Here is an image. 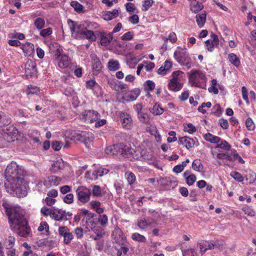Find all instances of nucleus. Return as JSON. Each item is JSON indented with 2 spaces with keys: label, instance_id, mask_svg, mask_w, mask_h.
Returning a JSON list of instances; mask_svg holds the SVG:
<instances>
[{
  "label": "nucleus",
  "instance_id": "e433bc0d",
  "mask_svg": "<svg viewBox=\"0 0 256 256\" xmlns=\"http://www.w3.org/2000/svg\"><path fill=\"white\" fill-rule=\"evenodd\" d=\"M228 59L230 62L236 66L238 67L240 65V60L234 54H230L228 55Z\"/></svg>",
  "mask_w": 256,
  "mask_h": 256
},
{
  "label": "nucleus",
  "instance_id": "f704fd0d",
  "mask_svg": "<svg viewBox=\"0 0 256 256\" xmlns=\"http://www.w3.org/2000/svg\"><path fill=\"white\" fill-rule=\"evenodd\" d=\"M94 218H90L85 220H86V228L90 230H92L96 226V222L94 220Z\"/></svg>",
  "mask_w": 256,
  "mask_h": 256
},
{
  "label": "nucleus",
  "instance_id": "423d86ee",
  "mask_svg": "<svg viewBox=\"0 0 256 256\" xmlns=\"http://www.w3.org/2000/svg\"><path fill=\"white\" fill-rule=\"evenodd\" d=\"M176 60L180 65L186 66L188 69L192 66V60L188 54L182 48L178 47L174 54Z\"/></svg>",
  "mask_w": 256,
  "mask_h": 256
},
{
  "label": "nucleus",
  "instance_id": "49530a36",
  "mask_svg": "<svg viewBox=\"0 0 256 256\" xmlns=\"http://www.w3.org/2000/svg\"><path fill=\"white\" fill-rule=\"evenodd\" d=\"M153 0H145L142 2V11H147L152 6Z\"/></svg>",
  "mask_w": 256,
  "mask_h": 256
},
{
  "label": "nucleus",
  "instance_id": "cd10ccee",
  "mask_svg": "<svg viewBox=\"0 0 256 256\" xmlns=\"http://www.w3.org/2000/svg\"><path fill=\"white\" fill-rule=\"evenodd\" d=\"M206 20V13H202L196 16V22L199 27L202 28L204 26Z\"/></svg>",
  "mask_w": 256,
  "mask_h": 256
},
{
  "label": "nucleus",
  "instance_id": "bb28decb",
  "mask_svg": "<svg viewBox=\"0 0 256 256\" xmlns=\"http://www.w3.org/2000/svg\"><path fill=\"white\" fill-rule=\"evenodd\" d=\"M108 68L111 71H116L120 68V64L118 60L112 59L108 63Z\"/></svg>",
  "mask_w": 256,
  "mask_h": 256
},
{
  "label": "nucleus",
  "instance_id": "1a4fd4ad",
  "mask_svg": "<svg viewBox=\"0 0 256 256\" xmlns=\"http://www.w3.org/2000/svg\"><path fill=\"white\" fill-rule=\"evenodd\" d=\"M76 194L78 200L82 204H86L90 200L91 190L85 186H81L78 188Z\"/></svg>",
  "mask_w": 256,
  "mask_h": 256
},
{
  "label": "nucleus",
  "instance_id": "7c9ffc66",
  "mask_svg": "<svg viewBox=\"0 0 256 256\" xmlns=\"http://www.w3.org/2000/svg\"><path fill=\"white\" fill-rule=\"evenodd\" d=\"M139 60L132 56H130L127 58V64L131 68H134L136 65Z\"/></svg>",
  "mask_w": 256,
  "mask_h": 256
},
{
  "label": "nucleus",
  "instance_id": "0e129e2a",
  "mask_svg": "<svg viewBox=\"0 0 256 256\" xmlns=\"http://www.w3.org/2000/svg\"><path fill=\"white\" fill-rule=\"evenodd\" d=\"M98 220L102 226H106L108 222V218L106 214L100 215Z\"/></svg>",
  "mask_w": 256,
  "mask_h": 256
},
{
  "label": "nucleus",
  "instance_id": "473e14b6",
  "mask_svg": "<svg viewBox=\"0 0 256 256\" xmlns=\"http://www.w3.org/2000/svg\"><path fill=\"white\" fill-rule=\"evenodd\" d=\"M45 20L43 18H37L34 21V24L38 30H42L45 26Z\"/></svg>",
  "mask_w": 256,
  "mask_h": 256
},
{
  "label": "nucleus",
  "instance_id": "58836bf2",
  "mask_svg": "<svg viewBox=\"0 0 256 256\" xmlns=\"http://www.w3.org/2000/svg\"><path fill=\"white\" fill-rule=\"evenodd\" d=\"M150 111L155 115H160L163 113L164 110L160 106L159 104H155Z\"/></svg>",
  "mask_w": 256,
  "mask_h": 256
},
{
  "label": "nucleus",
  "instance_id": "5fc2aeb1",
  "mask_svg": "<svg viewBox=\"0 0 256 256\" xmlns=\"http://www.w3.org/2000/svg\"><path fill=\"white\" fill-rule=\"evenodd\" d=\"M52 32V29L51 28H48L45 29H42L40 34L44 38L50 36Z\"/></svg>",
  "mask_w": 256,
  "mask_h": 256
},
{
  "label": "nucleus",
  "instance_id": "aec40b11",
  "mask_svg": "<svg viewBox=\"0 0 256 256\" xmlns=\"http://www.w3.org/2000/svg\"><path fill=\"white\" fill-rule=\"evenodd\" d=\"M172 66V62L168 60H166L164 64L162 65L158 70V73L160 74L164 75L167 72L170 70Z\"/></svg>",
  "mask_w": 256,
  "mask_h": 256
},
{
  "label": "nucleus",
  "instance_id": "3c124183",
  "mask_svg": "<svg viewBox=\"0 0 256 256\" xmlns=\"http://www.w3.org/2000/svg\"><path fill=\"white\" fill-rule=\"evenodd\" d=\"M80 214H83L85 216V218H83L82 221L84 220L87 218H94V214L88 211V210L82 208L80 210Z\"/></svg>",
  "mask_w": 256,
  "mask_h": 256
},
{
  "label": "nucleus",
  "instance_id": "c9c22d12",
  "mask_svg": "<svg viewBox=\"0 0 256 256\" xmlns=\"http://www.w3.org/2000/svg\"><path fill=\"white\" fill-rule=\"evenodd\" d=\"M84 23L86 30H92L99 28V25L95 22L86 21Z\"/></svg>",
  "mask_w": 256,
  "mask_h": 256
},
{
  "label": "nucleus",
  "instance_id": "2eb2a0df",
  "mask_svg": "<svg viewBox=\"0 0 256 256\" xmlns=\"http://www.w3.org/2000/svg\"><path fill=\"white\" fill-rule=\"evenodd\" d=\"M196 141V138H192L188 136H184L179 138L178 143L186 147L187 149H189L194 146Z\"/></svg>",
  "mask_w": 256,
  "mask_h": 256
},
{
  "label": "nucleus",
  "instance_id": "bf43d9fd",
  "mask_svg": "<svg viewBox=\"0 0 256 256\" xmlns=\"http://www.w3.org/2000/svg\"><path fill=\"white\" fill-rule=\"evenodd\" d=\"M126 244V246H121L120 249H119L117 252V256H121L122 254H126L128 251L129 248L127 244Z\"/></svg>",
  "mask_w": 256,
  "mask_h": 256
},
{
  "label": "nucleus",
  "instance_id": "6e6d98bb",
  "mask_svg": "<svg viewBox=\"0 0 256 256\" xmlns=\"http://www.w3.org/2000/svg\"><path fill=\"white\" fill-rule=\"evenodd\" d=\"M58 232L59 234L64 238L67 234L70 232V230L67 226H61L58 228Z\"/></svg>",
  "mask_w": 256,
  "mask_h": 256
},
{
  "label": "nucleus",
  "instance_id": "8fccbe9b",
  "mask_svg": "<svg viewBox=\"0 0 256 256\" xmlns=\"http://www.w3.org/2000/svg\"><path fill=\"white\" fill-rule=\"evenodd\" d=\"M202 167V164L200 160H195L192 164V168L197 172H200Z\"/></svg>",
  "mask_w": 256,
  "mask_h": 256
},
{
  "label": "nucleus",
  "instance_id": "4468645a",
  "mask_svg": "<svg viewBox=\"0 0 256 256\" xmlns=\"http://www.w3.org/2000/svg\"><path fill=\"white\" fill-rule=\"evenodd\" d=\"M219 42L218 36L214 33L211 34L210 38L205 42L206 48L209 52H212L214 47L218 46Z\"/></svg>",
  "mask_w": 256,
  "mask_h": 256
},
{
  "label": "nucleus",
  "instance_id": "864d4df0",
  "mask_svg": "<svg viewBox=\"0 0 256 256\" xmlns=\"http://www.w3.org/2000/svg\"><path fill=\"white\" fill-rule=\"evenodd\" d=\"M92 230H93L98 238H102L105 234L104 230L99 226H96Z\"/></svg>",
  "mask_w": 256,
  "mask_h": 256
},
{
  "label": "nucleus",
  "instance_id": "dca6fc26",
  "mask_svg": "<svg viewBox=\"0 0 256 256\" xmlns=\"http://www.w3.org/2000/svg\"><path fill=\"white\" fill-rule=\"evenodd\" d=\"M141 90L140 88H135L128 92L124 96V100L127 102H132L135 100L140 94Z\"/></svg>",
  "mask_w": 256,
  "mask_h": 256
},
{
  "label": "nucleus",
  "instance_id": "ea45409f",
  "mask_svg": "<svg viewBox=\"0 0 256 256\" xmlns=\"http://www.w3.org/2000/svg\"><path fill=\"white\" fill-rule=\"evenodd\" d=\"M132 238L133 240L140 242H144L146 240L144 236L138 232L134 233L132 234Z\"/></svg>",
  "mask_w": 256,
  "mask_h": 256
},
{
  "label": "nucleus",
  "instance_id": "20e7f679",
  "mask_svg": "<svg viewBox=\"0 0 256 256\" xmlns=\"http://www.w3.org/2000/svg\"><path fill=\"white\" fill-rule=\"evenodd\" d=\"M82 118L87 123H94L96 128H99L104 125L106 120L100 118V114L94 110H86L81 114Z\"/></svg>",
  "mask_w": 256,
  "mask_h": 256
},
{
  "label": "nucleus",
  "instance_id": "774afa93",
  "mask_svg": "<svg viewBox=\"0 0 256 256\" xmlns=\"http://www.w3.org/2000/svg\"><path fill=\"white\" fill-rule=\"evenodd\" d=\"M73 238L74 236L70 232L64 238V242L65 244H68L70 243Z\"/></svg>",
  "mask_w": 256,
  "mask_h": 256
},
{
  "label": "nucleus",
  "instance_id": "4be33fe9",
  "mask_svg": "<svg viewBox=\"0 0 256 256\" xmlns=\"http://www.w3.org/2000/svg\"><path fill=\"white\" fill-rule=\"evenodd\" d=\"M2 138L7 142H10L14 141L16 138V133L15 132H4L2 134Z\"/></svg>",
  "mask_w": 256,
  "mask_h": 256
},
{
  "label": "nucleus",
  "instance_id": "a19ab883",
  "mask_svg": "<svg viewBox=\"0 0 256 256\" xmlns=\"http://www.w3.org/2000/svg\"><path fill=\"white\" fill-rule=\"evenodd\" d=\"M124 148H122V151L121 155L123 156L128 157L130 155H132L134 152V150L132 148H131L128 146H125L124 144Z\"/></svg>",
  "mask_w": 256,
  "mask_h": 256
},
{
  "label": "nucleus",
  "instance_id": "9d476101",
  "mask_svg": "<svg viewBox=\"0 0 256 256\" xmlns=\"http://www.w3.org/2000/svg\"><path fill=\"white\" fill-rule=\"evenodd\" d=\"M120 117L122 128L125 130H130L133 125L130 115L126 112H120Z\"/></svg>",
  "mask_w": 256,
  "mask_h": 256
},
{
  "label": "nucleus",
  "instance_id": "72a5a7b5",
  "mask_svg": "<svg viewBox=\"0 0 256 256\" xmlns=\"http://www.w3.org/2000/svg\"><path fill=\"white\" fill-rule=\"evenodd\" d=\"M152 222L146 219L140 218L138 220V226L141 229H146L151 224Z\"/></svg>",
  "mask_w": 256,
  "mask_h": 256
},
{
  "label": "nucleus",
  "instance_id": "2f4dec72",
  "mask_svg": "<svg viewBox=\"0 0 256 256\" xmlns=\"http://www.w3.org/2000/svg\"><path fill=\"white\" fill-rule=\"evenodd\" d=\"M86 38L90 42H94L96 40V36L92 30H86L84 34V38Z\"/></svg>",
  "mask_w": 256,
  "mask_h": 256
},
{
  "label": "nucleus",
  "instance_id": "a878e982",
  "mask_svg": "<svg viewBox=\"0 0 256 256\" xmlns=\"http://www.w3.org/2000/svg\"><path fill=\"white\" fill-rule=\"evenodd\" d=\"M23 52L25 55L30 56L34 50V45L30 42H26L22 46Z\"/></svg>",
  "mask_w": 256,
  "mask_h": 256
},
{
  "label": "nucleus",
  "instance_id": "a18cd8bd",
  "mask_svg": "<svg viewBox=\"0 0 256 256\" xmlns=\"http://www.w3.org/2000/svg\"><path fill=\"white\" fill-rule=\"evenodd\" d=\"M16 239L14 237L10 236L5 241V244L8 249L12 248L15 243Z\"/></svg>",
  "mask_w": 256,
  "mask_h": 256
},
{
  "label": "nucleus",
  "instance_id": "ddd939ff",
  "mask_svg": "<svg viewBox=\"0 0 256 256\" xmlns=\"http://www.w3.org/2000/svg\"><path fill=\"white\" fill-rule=\"evenodd\" d=\"M36 64L31 60H28L25 64V74L28 78H31L36 74Z\"/></svg>",
  "mask_w": 256,
  "mask_h": 256
},
{
  "label": "nucleus",
  "instance_id": "f8f14e48",
  "mask_svg": "<svg viewBox=\"0 0 256 256\" xmlns=\"http://www.w3.org/2000/svg\"><path fill=\"white\" fill-rule=\"evenodd\" d=\"M123 144H118L107 146L105 148V152L109 155H121L124 148Z\"/></svg>",
  "mask_w": 256,
  "mask_h": 256
},
{
  "label": "nucleus",
  "instance_id": "f257e3e1",
  "mask_svg": "<svg viewBox=\"0 0 256 256\" xmlns=\"http://www.w3.org/2000/svg\"><path fill=\"white\" fill-rule=\"evenodd\" d=\"M24 174L22 167L16 162H12L8 164L5 171V186L8 192L20 198L26 196V188L22 178Z\"/></svg>",
  "mask_w": 256,
  "mask_h": 256
},
{
  "label": "nucleus",
  "instance_id": "0eeeda50",
  "mask_svg": "<svg viewBox=\"0 0 256 256\" xmlns=\"http://www.w3.org/2000/svg\"><path fill=\"white\" fill-rule=\"evenodd\" d=\"M68 24L74 37L76 39L84 38V34L86 30L84 22L78 23L69 19Z\"/></svg>",
  "mask_w": 256,
  "mask_h": 256
},
{
  "label": "nucleus",
  "instance_id": "c85d7f7f",
  "mask_svg": "<svg viewBox=\"0 0 256 256\" xmlns=\"http://www.w3.org/2000/svg\"><path fill=\"white\" fill-rule=\"evenodd\" d=\"M203 8L202 4L198 2L194 1L190 3V10L195 13L201 10Z\"/></svg>",
  "mask_w": 256,
  "mask_h": 256
},
{
  "label": "nucleus",
  "instance_id": "69168bd1",
  "mask_svg": "<svg viewBox=\"0 0 256 256\" xmlns=\"http://www.w3.org/2000/svg\"><path fill=\"white\" fill-rule=\"evenodd\" d=\"M144 86L146 88L152 91L154 89L156 86L154 82L153 81L148 80L145 82Z\"/></svg>",
  "mask_w": 256,
  "mask_h": 256
},
{
  "label": "nucleus",
  "instance_id": "c03bdc74",
  "mask_svg": "<svg viewBox=\"0 0 256 256\" xmlns=\"http://www.w3.org/2000/svg\"><path fill=\"white\" fill-rule=\"evenodd\" d=\"M70 138L71 140L75 142H81V132H70Z\"/></svg>",
  "mask_w": 256,
  "mask_h": 256
},
{
  "label": "nucleus",
  "instance_id": "680f3d73",
  "mask_svg": "<svg viewBox=\"0 0 256 256\" xmlns=\"http://www.w3.org/2000/svg\"><path fill=\"white\" fill-rule=\"evenodd\" d=\"M38 230L40 232L44 231L46 232H47L49 230V226L48 224L46 222H42Z\"/></svg>",
  "mask_w": 256,
  "mask_h": 256
},
{
  "label": "nucleus",
  "instance_id": "338daca9",
  "mask_svg": "<svg viewBox=\"0 0 256 256\" xmlns=\"http://www.w3.org/2000/svg\"><path fill=\"white\" fill-rule=\"evenodd\" d=\"M92 194L94 196H101L102 192L100 186L95 185L93 186Z\"/></svg>",
  "mask_w": 256,
  "mask_h": 256
},
{
  "label": "nucleus",
  "instance_id": "6ab92c4d",
  "mask_svg": "<svg viewBox=\"0 0 256 256\" xmlns=\"http://www.w3.org/2000/svg\"><path fill=\"white\" fill-rule=\"evenodd\" d=\"M62 179L56 176H50L48 177L45 181V185L47 186H57L60 184Z\"/></svg>",
  "mask_w": 256,
  "mask_h": 256
},
{
  "label": "nucleus",
  "instance_id": "13d9d810",
  "mask_svg": "<svg viewBox=\"0 0 256 256\" xmlns=\"http://www.w3.org/2000/svg\"><path fill=\"white\" fill-rule=\"evenodd\" d=\"M246 179L249 184H252L256 179V174L254 172H250L246 176Z\"/></svg>",
  "mask_w": 256,
  "mask_h": 256
},
{
  "label": "nucleus",
  "instance_id": "09e8293b",
  "mask_svg": "<svg viewBox=\"0 0 256 256\" xmlns=\"http://www.w3.org/2000/svg\"><path fill=\"white\" fill-rule=\"evenodd\" d=\"M216 157L218 159H226L228 160L233 162L234 159L232 158V156L230 155L228 153H218L216 155Z\"/></svg>",
  "mask_w": 256,
  "mask_h": 256
},
{
  "label": "nucleus",
  "instance_id": "4c0bfd02",
  "mask_svg": "<svg viewBox=\"0 0 256 256\" xmlns=\"http://www.w3.org/2000/svg\"><path fill=\"white\" fill-rule=\"evenodd\" d=\"M230 176L234 179L235 180L239 182H242L244 180V177L238 172L233 171L230 174Z\"/></svg>",
  "mask_w": 256,
  "mask_h": 256
},
{
  "label": "nucleus",
  "instance_id": "7ed1b4c3",
  "mask_svg": "<svg viewBox=\"0 0 256 256\" xmlns=\"http://www.w3.org/2000/svg\"><path fill=\"white\" fill-rule=\"evenodd\" d=\"M50 48L54 52L56 60L58 62V66L60 68L68 67L71 60L69 57L64 54L62 47L57 43L52 44Z\"/></svg>",
  "mask_w": 256,
  "mask_h": 256
},
{
  "label": "nucleus",
  "instance_id": "e2e57ef3",
  "mask_svg": "<svg viewBox=\"0 0 256 256\" xmlns=\"http://www.w3.org/2000/svg\"><path fill=\"white\" fill-rule=\"evenodd\" d=\"M212 112L216 116H219L222 114V108L219 104H216L212 107Z\"/></svg>",
  "mask_w": 256,
  "mask_h": 256
},
{
  "label": "nucleus",
  "instance_id": "f03ea898",
  "mask_svg": "<svg viewBox=\"0 0 256 256\" xmlns=\"http://www.w3.org/2000/svg\"><path fill=\"white\" fill-rule=\"evenodd\" d=\"M3 206L8 216L11 230L20 236L26 237L30 233V228L28 226L23 212L20 207L12 208L7 203H4Z\"/></svg>",
  "mask_w": 256,
  "mask_h": 256
},
{
  "label": "nucleus",
  "instance_id": "f3484780",
  "mask_svg": "<svg viewBox=\"0 0 256 256\" xmlns=\"http://www.w3.org/2000/svg\"><path fill=\"white\" fill-rule=\"evenodd\" d=\"M94 139V136L89 132H81V142L84 143L86 146H89Z\"/></svg>",
  "mask_w": 256,
  "mask_h": 256
},
{
  "label": "nucleus",
  "instance_id": "39448f33",
  "mask_svg": "<svg viewBox=\"0 0 256 256\" xmlns=\"http://www.w3.org/2000/svg\"><path fill=\"white\" fill-rule=\"evenodd\" d=\"M189 81L192 86L206 88V78L201 70H192L189 76Z\"/></svg>",
  "mask_w": 256,
  "mask_h": 256
},
{
  "label": "nucleus",
  "instance_id": "c756f323",
  "mask_svg": "<svg viewBox=\"0 0 256 256\" xmlns=\"http://www.w3.org/2000/svg\"><path fill=\"white\" fill-rule=\"evenodd\" d=\"M216 148H220L225 150H229L231 148V146L225 140L220 138L219 143L217 144Z\"/></svg>",
  "mask_w": 256,
  "mask_h": 256
},
{
  "label": "nucleus",
  "instance_id": "a211bd4d",
  "mask_svg": "<svg viewBox=\"0 0 256 256\" xmlns=\"http://www.w3.org/2000/svg\"><path fill=\"white\" fill-rule=\"evenodd\" d=\"M51 218L56 221L64 220L66 219L65 210L59 208H53Z\"/></svg>",
  "mask_w": 256,
  "mask_h": 256
},
{
  "label": "nucleus",
  "instance_id": "de8ad7c7",
  "mask_svg": "<svg viewBox=\"0 0 256 256\" xmlns=\"http://www.w3.org/2000/svg\"><path fill=\"white\" fill-rule=\"evenodd\" d=\"M40 92V89L38 87L32 86V85L28 86V90L26 93L28 95L30 94H38Z\"/></svg>",
  "mask_w": 256,
  "mask_h": 256
},
{
  "label": "nucleus",
  "instance_id": "9b49d317",
  "mask_svg": "<svg viewBox=\"0 0 256 256\" xmlns=\"http://www.w3.org/2000/svg\"><path fill=\"white\" fill-rule=\"evenodd\" d=\"M112 236L114 242L122 246H126L128 244L126 237L122 230L119 228H116L112 232Z\"/></svg>",
  "mask_w": 256,
  "mask_h": 256
},
{
  "label": "nucleus",
  "instance_id": "6e6552de",
  "mask_svg": "<svg viewBox=\"0 0 256 256\" xmlns=\"http://www.w3.org/2000/svg\"><path fill=\"white\" fill-rule=\"evenodd\" d=\"M183 72L181 71H176L172 74V78L168 84V88L170 90L178 91L182 89V84L181 81L182 79Z\"/></svg>",
  "mask_w": 256,
  "mask_h": 256
},
{
  "label": "nucleus",
  "instance_id": "412c9836",
  "mask_svg": "<svg viewBox=\"0 0 256 256\" xmlns=\"http://www.w3.org/2000/svg\"><path fill=\"white\" fill-rule=\"evenodd\" d=\"M183 175L186 179L187 184L190 186H192L196 180V176L194 174H191L189 170H186Z\"/></svg>",
  "mask_w": 256,
  "mask_h": 256
},
{
  "label": "nucleus",
  "instance_id": "603ef678",
  "mask_svg": "<svg viewBox=\"0 0 256 256\" xmlns=\"http://www.w3.org/2000/svg\"><path fill=\"white\" fill-rule=\"evenodd\" d=\"M70 6L74 8V10L77 12H81L83 10V6L78 3L77 1H72L70 2Z\"/></svg>",
  "mask_w": 256,
  "mask_h": 256
},
{
  "label": "nucleus",
  "instance_id": "37998d69",
  "mask_svg": "<svg viewBox=\"0 0 256 256\" xmlns=\"http://www.w3.org/2000/svg\"><path fill=\"white\" fill-rule=\"evenodd\" d=\"M125 177L130 184H133L136 181V176L132 172H126L125 173Z\"/></svg>",
  "mask_w": 256,
  "mask_h": 256
},
{
  "label": "nucleus",
  "instance_id": "4d7b16f0",
  "mask_svg": "<svg viewBox=\"0 0 256 256\" xmlns=\"http://www.w3.org/2000/svg\"><path fill=\"white\" fill-rule=\"evenodd\" d=\"M138 118L140 120L144 123H147L150 120L148 115L146 113L141 112L138 114Z\"/></svg>",
  "mask_w": 256,
  "mask_h": 256
},
{
  "label": "nucleus",
  "instance_id": "79ce46f5",
  "mask_svg": "<svg viewBox=\"0 0 256 256\" xmlns=\"http://www.w3.org/2000/svg\"><path fill=\"white\" fill-rule=\"evenodd\" d=\"M52 166L55 170H61L64 168V161L60 159L54 162Z\"/></svg>",
  "mask_w": 256,
  "mask_h": 256
},
{
  "label": "nucleus",
  "instance_id": "393cba45",
  "mask_svg": "<svg viewBox=\"0 0 256 256\" xmlns=\"http://www.w3.org/2000/svg\"><path fill=\"white\" fill-rule=\"evenodd\" d=\"M204 138L206 140L214 144H218L220 140V138L212 135V134L207 133L204 135Z\"/></svg>",
  "mask_w": 256,
  "mask_h": 256
},
{
  "label": "nucleus",
  "instance_id": "5701e85b",
  "mask_svg": "<svg viewBox=\"0 0 256 256\" xmlns=\"http://www.w3.org/2000/svg\"><path fill=\"white\" fill-rule=\"evenodd\" d=\"M112 33H109L107 34H102L101 36L100 44L103 46H108L112 40Z\"/></svg>",
  "mask_w": 256,
  "mask_h": 256
},
{
  "label": "nucleus",
  "instance_id": "b1692460",
  "mask_svg": "<svg viewBox=\"0 0 256 256\" xmlns=\"http://www.w3.org/2000/svg\"><path fill=\"white\" fill-rule=\"evenodd\" d=\"M10 122V118L4 112H0V126L8 125Z\"/></svg>",
  "mask_w": 256,
  "mask_h": 256
},
{
  "label": "nucleus",
  "instance_id": "052dcab7",
  "mask_svg": "<svg viewBox=\"0 0 256 256\" xmlns=\"http://www.w3.org/2000/svg\"><path fill=\"white\" fill-rule=\"evenodd\" d=\"M52 212L53 209L48 208L46 206L42 207L40 210L41 213L44 216H50L51 217Z\"/></svg>",
  "mask_w": 256,
  "mask_h": 256
}]
</instances>
